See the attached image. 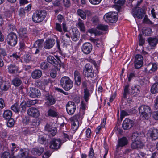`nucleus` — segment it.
<instances>
[{
    "label": "nucleus",
    "instance_id": "f257e3e1",
    "mask_svg": "<svg viewBox=\"0 0 158 158\" xmlns=\"http://www.w3.org/2000/svg\"><path fill=\"white\" fill-rule=\"evenodd\" d=\"M47 14V11L43 9L36 10L32 16V21L36 23H39L43 21Z\"/></svg>",
    "mask_w": 158,
    "mask_h": 158
},
{
    "label": "nucleus",
    "instance_id": "f03ea898",
    "mask_svg": "<svg viewBox=\"0 0 158 158\" xmlns=\"http://www.w3.org/2000/svg\"><path fill=\"white\" fill-rule=\"evenodd\" d=\"M140 116L143 120H148L152 114L151 108L148 106L141 105L139 108Z\"/></svg>",
    "mask_w": 158,
    "mask_h": 158
},
{
    "label": "nucleus",
    "instance_id": "7ed1b4c3",
    "mask_svg": "<svg viewBox=\"0 0 158 158\" xmlns=\"http://www.w3.org/2000/svg\"><path fill=\"white\" fill-rule=\"evenodd\" d=\"M60 85L65 91H68L73 87V83L69 77L64 76L60 80Z\"/></svg>",
    "mask_w": 158,
    "mask_h": 158
},
{
    "label": "nucleus",
    "instance_id": "20e7f679",
    "mask_svg": "<svg viewBox=\"0 0 158 158\" xmlns=\"http://www.w3.org/2000/svg\"><path fill=\"white\" fill-rule=\"evenodd\" d=\"M118 15V13L116 12H109L105 14L103 18L106 22L114 23L117 21Z\"/></svg>",
    "mask_w": 158,
    "mask_h": 158
},
{
    "label": "nucleus",
    "instance_id": "39448f33",
    "mask_svg": "<svg viewBox=\"0 0 158 158\" xmlns=\"http://www.w3.org/2000/svg\"><path fill=\"white\" fill-rule=\"evenodd\" d=\"M83 74L87 78H92L94 77V72L93 69V66L90 64H87L83 69Z\"/></svg>",
    "mask_w": 158,
    "mask_h": 158
},
{
    "label": "nucleus",
    "instance_id": "423d86ee",
    "mask_svg": "<svg viewBox=\"0 0 158 158\" xmlns=\"http://www.w3.org/2000/svg\"><path fill=\"white\" fill-rule=\"evenodd\" d=\"M6 40L9 45L11 46H15L17 42V35L14 32H10L7 36Z\"/></svg>",
    "mask_w": 158,
    "mask_h": 158
},
{
    "label": "nucleus",
    "instance_id": "0eeeda50",
    "mask_svg": "<svg viewBox=\"0 0 158 158\" xmlns=\"http://www.w3.org/2000/svg\"><path fill=\"white\" fill-rule=\"evenodd\" d=\"M11 110L16 113L19 112L23 113L26 111V106L24 102H22L20 105L18 103H15L11 107Z\"/></svg>",
    "mask_w": 158,
    "mask_h": 158
},
{
    "label": "nucleus",
    "instance_id": "6e6552de",
    "mask_svg": "<svg viewBox=\"0 0 158 158\" xmlns=\"http://www.w3.org/2000/svg\"><path fill=\"white\" fill-rule=\"evenodd\" d=\"M144 10L140 8H135L132 10V13L135 18H137L139 19H142L144 17L145 14Z\"/></svg>",
    "mask_w": 158,
    "mask_h": 158
},
{
    "label": "nucleus",
    "instance_id": "1a4fd4ad",
    "mask_svg": "<svg viewBox=\"0 0 158 158\" xmlns=\"http://www.w3.org/2000/svg\"><path fill=\"white\" fill-rule=\"evenodd\" d=\"M158 69V65L156 63L150 62L148 64L144 71L145 73L148 72L152 74L156 72Z\"/></svg>",
    "mask_w": 158,
    "mask_h": 158
},
{
    "label": "nucleus",
    "instance_id": "9d476101",
    "mask_svg": "<svg viewBox=\"0 0 158 158\" xmlns=\"http://www.w3.org/2000/svg\"><path fill=\"white\" fill-rule=\"evenodd\" d=\"M28 95L32 98H37L41 95L40 91L35 87H30L29 91L27 93Z\"/></svg>",
    "mask_w": 158,
    "mask_h": 158
},
{
    "label": "nucleus",
    "instance_id": "9b49d317",
    "mask_svg": "<svg viewBox=\"0 0 158 158\" xmlns=\"http://www.w3.org/2000/svg\"><path fill=\"white\" fill-rule=\"evenodd\" d=\"M148 137L152 140H156L158 139V129L151 128L149 130L147 134Z\"/></svg>",
    "mask_w": 158,
    "mask_h": 158
},
{
    "label": "nucleus",
    "instance_id": "f8f14e48",
    "mask_svg": "<svg viewBox=\"0 0 158 158\" xmlns=\"http://www.w3.org/2000/svg\"><path fill=\"white\" fill-rule=\"evenodd\" d=\"M143 57L140 54L135 56L134 61V66L135 68L138 69L141 68L143 64Z\"/></svg>",
    "mask_w": 158,
    "mask_h": 158
},
{
    "label": "nucleus",
    "instance_id": "ddd939ff",
    "mask_svg": "<svg viewBox=\"0 0 158 158\" xmlns=\"http://www.w3.org/2000/svg\"><path fill=\"white\" fill-rule=\"evenodd\" d=\"M45 100L46 101V104L48 105H53L55 104L56 102V98L52 94L48 93L44 95Z\"/></svg>",
    "mask_w": 158,
    "mask_h": 158
},
{
    "label": "nucleus",
    "instance_id": "4468645a",
    "mask_svg": "<svg viewBox=\"0 0 158 158\" xmlns=\"http://www.w3.org/2000/svg\"><path fill=\"white\" fill-rule=\"evenodd\" d=\"M66 109L69 115L73 114L76 109L75 103L73 102H69L66 105Z\"/></svg>",
    "mask_w": 158,
    "mask_h": 158
},
{
    "label": "nucleus",
    "instance_id": "2eb2a0df",
    "mask_svg": "<svg viewBox=\"0 0 158 158\" xmlns=\"http://www.w3.org/2000/svg\"><path fill=\"white\" fill-rule=\"evenodd\" d=\"M61 144L60 139H53L50 142V147L51 149L57 150L60 148Z\"/></svg>",
    "mask_w": 158,
    "mask_h": 158
},
{
    "label": "nucleus",
    "instance_id": "dca6fc26",
    "mask_svg": "<svg viewBox=\"0 0 158 158\" xmlns=\"http://www.w3.org/2000/svg\"><path fill=\"white\" fill-rule=\"evenodd\" d=\"M81 48L84 53L88 54L91 52L92 50V45L89 42H86L83 44Z\"/></svg>",
    "mask_w": 158,
    "mask_h": 158
},
{
    "label": "nucleus",
    "instance_id": "f3484780",
    "mask_svg": "<svg viewBox=\"0 0 158 158\" xmlns=\"http://www.w3.org/2000/svg\"><path fill=\"white\" fill-rule=\"evenodd\" d=\"M47 60L48 63L54 66L57 70H60V64H58L57 60L53 56H48L47 58Z\"/></svg>",
    "mask_w": 158,
    "mask_h": 158
},
{
    "label": "nucleus",
    "instance_id": "a211bd4d",
    "mask_svg": "<svg viewBox=\"0 0 158 158\" xmlns=\"http://www.w3.org/2000/svg\"><path fill=\"white\" fill-rule=\"evenodd\" d=\"M134 125L133 120L128 118H126L123 121L122 124L123 128L125 130L130 129Z\"/></svg>",
    "mask_w": 158,
    "mask_h": 158
},
{
    "label": "nucleus",
    "instance_id": "6ab92c4d",
    "mask_svg": "<svg viewBox=\"0 0 158 158\" xmlns=\"http://www.w3.org/2000/svg\"><path fill=\"white\" fill-rule=\"evenodd\" d=\"M27 114L31 117L37 118L40 115V112L38 110L35 108L31 107L27 110Z\"/></svg>",
    "mask_w": 158,
    "mask_h": 158
},
{
    "label": "nucleus",
    "instance_id": "aec40b11",
    "mask_svg": "<svg viewBox=\"0 0 158 158\" xmlns=\"http://www.w3.org/2000/svg\"><path fill=\"white\" fill-rule=\"evenodd\" d=\"M18 33L19 36L23 39L25 42H27L28 40L29 37L27 34V31L26 28H20L19 29Z\"/></svg>",
    "mask_w": 158,
    "mask_h": 158
},
{
    "label": "nucleus",
    "instance_id": "412c9836",
    "mask_svg": "<svg viewBox=\"0 0 158 158\" xmlns=\"http://www.w3.org/2000/svg\"><path fill=\"white\" fill-rule=\"evenodd\" d=\"M55 43V40L53 39H47L44 43V46L45 49H49L53 47Z\"/></svg>",
    "mask_w": 158,
    "mask_h": 158
},
{
    "label": "nucleus",
    "instance_id": "4be33fe9",
    "mask_svg": "<svg viewBox=\"0 0 158 158\" xmlns=\"http://www.w3.org/2000/svg\"><path fill=\"white\" fill-rule=\"evenodd\" d=\"M45 130L48 132L49 136L51 135L52 136L56 134L57 130L56 127H52L49 124H47L45 127Z\"/></svg>",
    "mask_w": 158,
    "mask_h": 158
},
{
    "label": "nucleus",
    "instance_id": "5701e85b",
    "mask_svg": "<svg viewBox=\"0 0 158 158\" xmlns=\"http://www.w3.org/2000/svg\"><path fill=\"white\" fill-rule=\"evenodd\" d=\"M19 67L15 64H11L8 66V71L11 74H15L19 73Z\"/></svg>",
    "mask_w": 158,
    "mask_h": 158
},
{
    "label": "nucleus",
    "instance_id": "b1692460",
    "mask_svg": "<svg viewBox=\"0 0 158 158\" xmlns=\"http://www.w3.org/2000/svg\"><path fill=\"white\" fill-rule=\"evenodd\" d=\"M144 146L143 143L140 140L133 141L131 145L132 149H136L142 148Z\"/></svg>",
    "mask_w": 158,
    "mask_h": 158
},
{
    "label": "nucleus",
    "instance_id": "393cba45",
    "mask_svg": "<svg viewBox=\"0 0 158 158\" xmlns=\"http://www.w3.org/2000/svg\"><path fill=\"white\" fill-rule=\"evenodd\" d=\"M75 84L77 86H79L81 84V77L80 72L77 70H76L74 72Z\"/></svg>",
    "mask_w": 158,
    "mask_h": 158
},
{
    "label": "nucleus",
    "instance_id": "a878e982",
    "mask_svg": "<svg viewBox=\"0 0 158 158\" xmlns=\"http://www.w3.org/2000/svg\"><path fill=\"white\" fill-rule=\"evenodd\" d=\"M128 140L126 137H123L119 139L117 148H118L120 147H122L125 146L128 144Z\"/></svg>",
    "mask_w": 158,
    "mask_h": 158
},
{
    "label": "nucleus",
    "instance_id": "bb28decb",
    "mask_svg": "<svg viewBox=\"0 0 158 158\" xmlns=\"http://www.w3.org/2000/svg\"><path fill=\"white\" fill-rule=\"evenodd\" d=\"M42 73L41 70L35 69L31 73V77L34 79H37L40 78L42 76Z\"/></svg>",
    "mask_w": 158,
    "mask_h": 158
},
{
    "label": "nucleus",
    "instance_id": "cd10ccee",
    "mask_svg": "<svg viewBox=\"0 0 158 158\" xmlns=\"http://www.w3.org/2000/svg\"><path fill=\"white\" fill-rule=\"evenodd\" d=\"M11 85L10 82L3 81L0 89L2 91H8Z\"/></svg>",
    "mask_w": 158,
    "mask_h": 158
},
{
    "label": "nucleus",
    "instance_id": "c85d7f7f",
    "mask_svg": "<svg viewBox=\"0 0 158 158\" xmlns=\"http://www.w3.org/2000/svg\"><path fill=\"white\" fill-rule=\"evenodd\" d=\"M147 41L151 47H155L158 43V39L156 37H149L147 39Z\"/></svg>",
    "mask_w": 158,
    "mask_h": 158
},
{
    "label": "nucleus",
    "instance_id": "c756f323",
    "mask_svg": "<svg viewBox=\"0 0 158 158\" xmlns=\"http://www.w3.org/2000/svg\"><path fill=\"white\" fill-rule=\"evenodd\" d=\"M44 149L43 147H40L33 148L31 150L32 154L34 155L40 156L43 152Z\"/></svg>",
    "mask_w": 158,
    "mask_h": 158
},
{
    "label": "nucleus",
    "instance_id": "7c9ffc66",
    "mask_svg": "<svg viewBox=\"0 0 158 158\" xmlns=\"http://www.w3.org/2000/svg\"><path fill=\"white\" fill-rule=\"evenodd\" d=\"M77 27L81 32L83 33L85 32V24L83 21L80 18H79L78 19Z\"/></svg>",
    "mask_w": 158,
    "mask_h": 158
},
{
    "label": "nucleus",
    "instance_id": "2f4dec72",
    "mask_svg": "<svg viewBox=\"0 0 158 158\" xmlns=\"http://www.w3.org/2000/svg\"><path fill=\"white\" fill-rule=\"evenodd\" d=\"M141 134L140 132H137L133 133L131 136V140L132 141L138 140H140L141 139Z\"/></svg>",
    "mask_w": 158,
    "mask_h": 158
},
{
    "label": "nucleus",
    "instance_id": "473e14b6",
    "mask_svg": "<svg viewBox=\"0 0 158 158\" xmlns=\"http://www.w3.org/2000/svg\"><path fill=\"white\" fill-rule=\"evenodd\" d=\"M140 91L139 87L135 85L131 87V90L130 91L131 94L134 96H136L138 95Z\"/></svg>",
    "mask_w": 158,
    "mask_h": 158
},
{
    "label": "nucleus",
    "instance_id": "72a5a7b5",
    "mask_svg": "<svg viewBox=\"0 0 158 158\" xmlns=\"http://www.w3.org/2000/svg\"><path fill=\"white\" fill-rule=\"evenodd\" d=\"M12 115V112L10 110H5L3 113V117L6 120H7L11 118Z\"/></svg>",
    "mask_w": 158,
    "mask_h": 158
},
{
    "label": "nucleus",
    "instance_id": "f704fd0d",
    "mask_svg": "<svg viewBox=\"0 0 158 158\" xmlns=\"http://www.w3.org/2000/svg\"><path fill=\"white\" fill-rule=\"evenodd\" d=\"M150 92L153 94L158 93V82L155 83L152 85L151 88Z\"/></svg>",
    "mask_w": 158,
    "mask_h": 158
},
{
    "label": "nucleus",
    "instance_id": "c9c22d12",
    "mask_svg": "<svg viewBox=\"0 0 158 158\" xmlns=\"http://www.w3.org/2000/svg\"><path fill=\"white\" fill-rule=\"evenodd\" d=\"M40 119L37 117L33 119L30 123V125L31 126V128H33L34 127L38 126L40 124Z\"/></svg>",
    "mask_w": 158,
    "mask_h": 158
},
{
    "label": "nucleus",
    "instance_id": "e433bc0d",
    "mask_svg": "<svg viewBox=\"0 0 158 158\" xmlns=\"http://www.w3.org/2000/svg\"><path fill=\"white\" fill-rule=\"evenodd\" d=\"M90 40L98 47H99L102 45V42L98 39H95L92 38H90Z\"/></svg>",
    "mask_w": 158,
    "mask_h": 158
},
{
    "label": "nucleus",
    "instance_id": "4c0bfd02",
    "mask_svg": "<svg viewBox=\"0 0 158 158\" xmlns=\"http://www.w3.org/2000/svg\"><path fill=\"white\" fill-rule=\"evenodd\" d=\"M72 34L71 35V37L72 40L74 41H76L78 40V35L79 34L78 31H72Z\"/></svg>",
    "mask_w": 158,
    "mask_h": 158
},
{
    "label": "nucleus",
    "instance_id": "58836bf2",
    "mask_svg": "<svg viewBox=\"0 0 158 158\" xmlns=\"http://www.w3.org/2000/svg\"><path fill=\"white\" fill-rule=\"evenodd\" d=\"M12 83L15 86H19L22 83L21 80L18 77H15L12 80Z\"/></svg>",
    "mask_w": 158,
    "mask_h": 158
},
{
    "label": "nucleus",
    "instance_id": "ea45409f",
    "mask_svg": "<svg viewBox=\"0 0 158 158\" xmlns=\"http://www.w3.org/2000/svg\"><path fill=\"white\" fill-rule=\"evenodd\" d=\"M83 117L81 115V114L80 113H78L77 114H76L75 115H74L73 117H71L70 118V120L72 121H79V120H80L82 119Z\"/></svg>",
    "mask_w": 158,
    "mask_h": 158
},
{
    "label": "nucleus",
    "instance_id": "a19ab883",
    "mask_svg": "<svg viewBox=\"0 0 158 158\" xmlns=\"http://www.w3.org/2000/svg\"><path fill=\"white\" fill-rule=\"evenodd\" d=\"M71 121V128L73 131L77 130L79 126V121H76L75 120L72 121L70 120Z\"/></svg>",
    "mask_w": 158,
    "mask_h": 158
},
{
    "label": "nucleus",
    "instance_id": "79ce46f5",
    "mask_svg": "<svg viewBox=\"0 0 158 158\" xmlns=\"http://www.w3.org/2000/svg\"><path fill=\"white\" fill-rule=\"evenodd\" d=\"M84 93L83 98L85 101L87 102L89 100V97L90 96L89 90L86 88L84 89Z\"/></svg>",
    "mask_w": 158,
    "mask_h": 158
},
{
    "label": "nucleus",
    "instance_id": "37998d69",
    "mask_svg": "<svg viewBox=\"0 0 158 158\" xmlns=\"http://www.w3.org/2000/svg\"><path fill=\"white\" fill-rule=\"evenodd\" d=\"M44 40H38L36 41L33 45V47L41 49Z\"/></svg>",
    "mask_w": 158,
    "mask_h": 158
},
{
    "label": "nucleus",
    "instance_id": "c03bdc74",
    "mask_svg": "<svg viewBox=\"0 0 158 158\" xmlns=\"http://www.w3.org/2000/svg\"><path fill=\"white\" fill-rule=\"evenodd\" d=\"M77 13L82 19L84 20L86 19V16L85 12L82 10L78 9L77 11Z\"/></svg>",
    "mask_w": 158,
    "mask_h": 158
},
{
    "label": "nucleus",
    "instance_id": "a18cd8bd",
    "mask_svg": "<svg viewBox=\"0 0 158 158\" xmlns=\"http://www.w3.org/2000/svg\"><path fill=\"white\" fill-rule=\"evenodd\" d=\"M7 29L8 31L10 32H12V31L16 30V27L15 24L11 23H9L8 24Z\"/></svg>",
    "mask_w": 158,
    "mask_h": 158
},
{
    "label": "nucleus",
    "instance_id": "49530a36",
    "mask_svg": "<svg viewBox=\"0 0 158 158\" xmlns=\"http://www.w3.org/2000/svg\"><path fill=\"white\" fill-rule=\"evenodd\" d=\"M142 32L145 35L149 36L152 33V29L150 28H146L142 30Z\"/></svg>",
    "mask_w": 158,
    "mask_h": 158
},
{
    "label": "nucleus",
    "instance_id": "de8ad7c7",
    "mask_svg": "<svg viewBox=\"0 0 158 158\" xmlns=\"http://www.w3.org/2000/svg\"><path fill=\"white\" fill-rule=\"evenodd\" d=\"M48 114L49 116L54 117H57L58 116L57 112L50 109L48 111Z\"/></svg>",
    "mask_w": 158,
    "mask_h": 158
},
{
    "label": "nucleus",
    "instance_id": "09e8293b",
    "mask_svg": "<svg viewBox=\"0 0 158 158\" xmlns=\"http://www.w3.org/2000/svg\"><path fill=\"white\" fill-rule=\"evenodd\" d=\"M47 136H49L48 135H45L43 136H40L39 137L38 139L39 142L41 144H43L46 142V138Z\"/></svg>",
    "mask_w": 158,
    "mask_h": 158
},
{
    "label": "nucleus",
    "instance_id": "8fccbe9b",
    "mask_svg": "<svg viewBox=\"0 0 158 158\" xmlns=\"http://www.w3.org/2000/svg\"><path fill=\"white\" fill-rule=\"evenodd\" d=\"M49 66V64L47 62H43L40 65V67L42 70H45L47 69Z\"/></svg>",
    "mask_w": 158,
    "mask_h": 158
},
{
    "label": "nucleus",
    "instance_id": "3c124183",
    "mask_svg": "<svg viewBox=\"0 0 158 158\" xmlns=\"http://www.w3.org/2000/svg\"><path fill=\"white\" fill-rule=\"evenodd\" d=\"M55 56L56 58V59L57 60V62H58V64H60V68L61 67H63V68H64V64L61 60V59L62 58V57L61 56Z\"/></svg>",
    "mask_w": 158,
    "mask_h": 158
},
{
    "label": "nucleus",
    "instance_id": "603ef678",
    "mask_svg": "<svg viewBox=\"0 0 158 158\" xmlns=\"http://www.w3.org/2000/svg\"><path fill=\"white\" fill-rule=\"evenodd\" d=\"M36 102L35 101L33 100H28L26 102H24V103L25 104V106H26V109L27 106L28 107H30L32 105H34L35 104Z\"/></svg>",
    "mask_w": 158,
    "mask_h": 158
},
{
    "label": "nucleus",
    "instance_id": "864d4df0",
    "mask_svg": "<svg viewBox=\"0 0 158 158\" xmlns=\"http://www.w3.org/2000/svg\"><path fill=\"white\" fill-rule=\"evenodd\" d=\"M153 108L155 110L158 109V95L154 98Z\"/></svg>",
    "mask_w": 158,
    "mask_h": 158
},
{
    "label": "nucleus",
    "instance_id": "5fc2aeb1",
    "mask_svg": "<svg viewBox=\"0 0 158 158\" xmlns=\"http://www.w3.org/2000/svg\"><path fill=\"white\" fill-rule=\"evenodd\" d=\"M50 82V79L49 78L47 77H44V78L41 79V82L43 85H47Z\"/></svg>",
    "mask_w": 158,
    "mask_h": 158
},
{
    "label": "nucleus",
    "instance_id": "6e6d98bb",
    "mask_svg": "<svg viewBox=\"0 0 158 158\" xmlns=\"http://www.w3.org/2000/svg\"><path fill=\"white\" fill-rule=\"evenodd\" d=\"M97 28L99 30L106 31L107 30L108 28V26L107 25L100 24L98 26Z\"/></svg>",
    "mask_w": 158,
    "mask_h": 158
},
{
    "label": "nucleus",
    "instance_id": "4d7b16f0",
    "mask_svg": "<svg viewBox=\"0 0 158 158\" xmlns=\"http://www.w3.org/2000/svg\"><path fill=\"white\" fill-rule=\"evenodd\" d=\"M125 1V0H114V3L116 5L121 6L124 4Z\"/></svg>",
    "mask_w": 158,
    "mask_h": 158
},
{
    "label": "nucleus",
    "instance_id": "13d9d810",
    "mask_svg": "<svg viewBox=\"0 0 158 158\" xmlns=\"http://www.w3.org/2000/svg\"><path fill=\"white\" fill-rule=\"evenodd\" d=\"M7 120H8L7 123V126L10 127H12L14 125L15 123L14 119L10 118H9Z\"/></svg>",
    "mask_w": 158,
    "mask_h": 158
},
{
    "label": "nucleus",
    "instance_id": "bf43d9fd",
    "mask_svg": "<svg viewBox=\"0 0 158 158\" xmlns=\"http://www.w3.org/2000/svg\"><path fill=\"white\" fill-rule=\"evenodd\" d=\"M41 49L39 48H35L34 47H32V48L31 49V52L33 54H38L40 53V50Z\"/></svg>",
    "mask_w": 158,
    "mask_h": 158
},
{
    "label": "nucleus",
    "instance_id": "052dcab7",
    "mask_svg": "<svg viewBox=\"0 0 158 158\" xmlns=\"http://www.w3.org/2000/svg\"><path fill=\"white\" fill-rule=\"evenodd\" d=\"M19 49L20 50H23L25 48V45L24 42L22 40L20 41L19 44Z\"/></svg>",
    "mask_w": 158,
    "mask_h": 158
},
{
    "label": "nucleus",
    "instance_id": "680f3d73",
    "mask_svg": "<svg viewBox=\"0 0 158 158\" xmlns=\"http://www.w3.org/2000/svg\"><path fill=\"white\" fill-rule=\"evenodd\" d=\"M50 75L53 78H54L56 76V71L54 69H51L50 73Z\"/></svg>",
    "mask_w": 158,
    "mask_h": 158
},
{
    "label": "nucleus",
    "instance_id": "e2e57ef3",
    "mask_svg": "<svg viewBox=\"0 0 158 158\" xmlns=\"http://www.w3.org/2000/svg\"><path fill=\"white\" fill-rule=\"evenodd\" d=\"M106 119L105 118H103V121L102 122L101 126H98L96 130H98L99 131H100L101 129V127H103L105 126V124H106Z\"/></svg>",
    "mask_w": 158,
    "mask_h": 158
},
{
    "label": "nucleus",
    "instance_id": "0e129e2a",
    "mask_svg": "<svg viewBox=\"0 0 158 158\" xmlns=\"http://www.w3.org/2000/svg\"><path fill=\"white\" fill-rule=\"evenodd\" d=\"M63 3L64 6L67 8L69 7L71 5L70 0H63Z\"/></svg>",
    "mask_w": 158,
    "mask_h": 158
},
{
    "label": "nucleus",
    "instance_id": "69168bd1",
    "mask_svg": "<svg viewBox=\"0 0 158 158\" xmlns=\"http://www.w3.org/2000/svg\"><path fill=\"white\" fill-rule=\"evenodd\" d=\"M139 44L140 46H142L144 43L145 40L142 36V34H139Z\"/></svg>",
    "mask_w": 158,
    "mask_h": 158
},
{
    "label": "nucleus",
    "instance_id": "338daca9",
    "mask_svg": "<svg viewBox=\"0 0 158 158\" xmlns=\"http://www.w3.org/2000/svg\"><path fill=\"white\" fill-rule=\"evenodd\" d=\"M94 150L92 147L90 148L88 156L90 158H93L94 157Z\"/></svg>",
    "mask_w": 158,
    "mask_h": 158
},
{
    "label": "nucleus",
    "instance_id": "774afa93",
    "mask_svg": "<svg viewBox=\"0 0 158 158\" xmlns=\"http://www.w3.org/2000/svg\"><path fill=\"white\" fill-rule=\"evenodd\" d=\"M7 54L5 49L0 48V57L2 56H3L4 57L5 56H6Z\"/></svg>",
    "mask_w": 158,
    "mask_h": 158
}]
</instances>
